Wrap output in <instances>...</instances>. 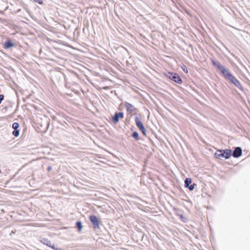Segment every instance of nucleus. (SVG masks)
Listing matches in <instances>:
<instances>
[{"label": "nucleus", "instance_id": "obj_8", "mask_svg": "<svg viewBox=\"0 0 250 250\" xmlns=\"http://www.w3.org/2000/svg\"><path fill=\"white\" fill-rule=\"evenodd\" d=\"M220 70L221 72V73L223 75V76L227 79H229L232 74L229 72V71L225 68L224 66H223Z\"/></svg>", "mask_w": 250, "mask_h": 250}, {"label": "nucleus", "instance_id": "obj_11", "mask_svg": "<svg viewBox=\"0 0 250 250\" xmlns=\"http://www.w3.org/2000/svg\"><path fill=\"white\" fill-rule=\"evenodd\" d=\"M14 46V44L10 40L5 42L3 44V48L8 49Z\"/></svg>", "mask_w": 250, "mask_h": 250}, {"label": "nucleus", "instance_id": "obj_17", "mask_svg": "<svg viewBox=\"0 0 250 250\" xmlns=\"http://www.w3.org/2000/svg\"><path fill=\"white\" fill-rule=\"evenodd\" d=\"M211 62L213 66L217 67L219 70L223 66L219 62H215L214 60H212Z\"/></svg>", "mask_w": 250, "mask_h": 250}, {"label": "nucleus", "instance_id": "obj_4", "mask_svg": "<svg viewBox=\"0 0 250 250\" xmlns=\"http://www.w3.org/2000/svg\"><path fill=\"white\" fill-rule=\"evenodd\" d=\"M135 123H136L137 126L141 131L143 134L144 136H146V130L143 125V124L142 123V122L139 120V119L137 117H136L135 118Z\"/></svg>", "mask_w": 250, "mask_h": 250}, {"label": "nucleus", "instance_id": "obj_13", "mask_svg": "<svg viewBox=\"0 0 250 250\" xmlns=\"http://www.w3.org/2000/svg\"><path fill=\"white\" fill-rule=\"evenodd\" d=\"M228 80H229L232 83H233L236 86H238V85H240L239 82L232 75L230 76V77L229 79H228Z\"/></svg>", "mask_w": 250, "mask_h": 250}, {"label": "nucleus", "instance_id": "obj_23", "mask_svg": "<svg viewBox=\"0 0 250 250\" xmlns=\"http://www.w3.org/2000/svg\"><path fill=\"white\" fill-rule=\"evenodd\" d=\"M35 2H37L40 4H42L43 3L42 0H33Z\"/></svg>", "mask_w": 250, "mask_h": 250}, {"label": "nucleus", "instance_id": "obj_6", "mask_svg": "<svg viewBox=\"0 0 250 250\" xmlns=\"http://www.w3.org/2000/svg\"><path fill=\"white\" fill-rule=\"evenodd\" d=\"M41 243H42L43 244L51 248L53 250H62V249L61 248H56L54 246V245H52L51 241L48 240L47 238H43L41 241Z\"/></svg>", "mask_w": 250, "mask_h": 250}, {"label": "nucleus", "instance_id": "obj_20", "mask_svg": "<svg viewBox=\"0 0 250 250\" xmlns=\"http://www.w3.org/2000/svg\"><path fill=\"white\" fill-rule=\"evenodd\" d=\"M12 127L14 129H17L19 127V125L18 123H14L12 125Z\"/></svg>", "mask_w": 250, "mask_h": 250}, {"label": "nucleus", "instance_id": "obj_18", "mask_svg": "<svg viewBox=\"0 0 250 250\" xmlns=\"http://www.w3.org/2000/svg\"><path fill=\"white\" fill-rule=\"evenodd\" d=\"M76 226L78 229V230L79 232L81 231L83 226L81 221H77L76 223Z\"/></svg>", "mask_w": 250, "mask_h": 250}, {"label": "nucleus", "instance_id": "obj_7", "mask_svg": "<svg viewBox=\"0 0 250 250\" xmlns=\"http://www.w3.org/2000/svg\"><path fill=\"white\" fill-rule=\"evenodd\" d=\"M124 115L123 112H116L114 116L112 118V121L115 124L119 122L120 119H123Z\"/></svg>", "mask_w": 250, "mask_h": 250}, {"label": "nucleus", "instance_id": "obj_22", "mask_svg": "<svg viewBox=\"0 0 250 250\" xmlns=\"http://www.w3.org/2000/svg\"><path fill=\"white\" fill-rule=\"evenodd\" d=\"M182 69L186 73H188V69L185 65L182 66Z\"/></svg>", "mask_w": 250, "mask_h": 250}, {"label": "nucleus", "instance_id": "obj_14", "mask_svg": "<svg viewBox=\"0 0 250 250\" xmlns=\"http://www.w3.org/2000/svg\"><path fill=\"white\" fill-rule=\"evenodd\" d=\"M228 80H229L232 83H233L236 86H238V85H240L239 82L232 75L230 76V77L229 79H228Z\"/></svg>", "mask_w": 250, "mask_h": 250}, {"label": "nucleus", "instance_id": "obj_15", "mask_svg": "<svg viewBox=\"0 0 250 250\" xmlns=\"http://www.w3.org/2000/svg\"><path fill=\"white\" fill-rule=\"evenodd\" d=\"M228 80H229L232 83H233L236 86H238V85H240L239 82L232 75L230 76V77L229 79H228Z\"/></svg>", "mask_w": 250, "mask_h": 250}, {"label": "nucleus", "instance_id": "obj_16", "mask_svg": "<svg viewBox=\"0 0 250 250\" xmlns=\"http://www.w3.org/2000/svg\"><path fill=\"white\" fill-rule=\"evenodd\" d=\"M228 80H229L232 83H233L236 86H238V85H240L239 82L232 75L230 76V77L229 79H228Z\"/></svg>", "mask_w": 250, "mask_h": 250}, {"label": "nucleus", "instance_id": "obj_24", "mask_svg": "<svg viewBox=\"0 0 250 250\" xmlns=\"http://www.w3.org/2000/svg\"><path fill=\"white\" fill-rule=\"evenodd\" d=\"M4 99V96L3 95H0V104Z\"/></svg>", "mask_w": 250, "mask_h": 250}, {"label": "nucleus", "instance_id": "obj_5", "mask_svg": "<svg viewBox=\"0 0 250 250\" xmlns=\"http://www.w3.org/2000/svg\"><path fill=\"white\" fill-rule=\"evenodd\" d=\"M89 219L90 222L92 223L93 227L95 229L99 228L100 220L95 215H90Z\"/></svg>", "mask_w": 250, "mask_h": 250}, {"label": "nucleus", "instance_id": "obj_1", "mask_svg": "<svg viewBox=\"0 0 250 250\" xmlns=\"http://www.w3.org/2000/svg\"><path fill=\"white\" fill-rule=\"evenodd\" d=\"M165 76L170 79L171 80L175 82L178 84H181L182 83V80L180 77L176 73H173L171 72H168L165 74Z\"/></svg>", "mask_w": 250, "mask_h": 250}, {"label": "nucleus", "instance_id": "obj_2", "mask_svg": "<svg viewBox=\"0 0 250 250\" xmlns=\"http://www.w3.org/2000/svg\"><path fill=\"white\" fill-rule=\"evenodd\" d=\"M216 157H224L226 159H229L231 155V151L230 149L218 150L215 153Z\"/></svg>", "mask_w": 250, "mask_h": 250}, {"label": "nucleus", "instance_id": "obj_19", "mask_svg": "<svg viewBox=\"0 0 250 250\" xmlns=\"http://www.w3.org/2000/svg\"><path fill=\"white\" fill-rule=\"evenodd\" d=\"M132 137H134L136 140H139V135L137 132H134L133 133Z\"/></svg>", "mask_w": 250, "mask_h": 250}, {"label": "nucleus", "instance_id": "obj_25", "mask_svg": "<svg viewBox=\"0 0 250 250\" xmlns=\"http://www.w3.org/2000/svg\"><path fill=\"white\" fill-rule=\"evenodd\" d=\"M52 169V167L51 166H49L47 168V170L48 171H50Z\"/></svg>", "mask_w": 250, "mask_h": 250}, {"label": "nucleus", "instance_id": "obj_12", "mask_svg": "<svg viewBox=\"0 0 250 250\" xmlns=\"http://www.w3.org/2000/svg\"><path fill=\"white\" fill-rule=\"evenodd\" d=\"M228 80H229L232 83H233L236 86H238V85H240L239 82L232 75L230 76V77L229 79H228Z\"/></svg>", "mask_w": 250, "mask_h": 250}, {"label": "nucleus", "instance_id": "obj_10", "mask_svg": "<svg viewBox=\"0 0 250 250\" xmlns=\"http://www.w3.org/2000/svg\"><path fill=\"white\" fill-rule=\"evenodd\" d=\"M191 183V179L190 178H186L185 181V187L188 188L190 190H192L194 188L193 185H190Z\"/></svg>", "mask_w": 250, "mask_h": 250}, {"label": "nucleus", "instance_id": "obj_9", "mask_svg": "<svg viewBox=\"0 0 250 250\" xmlns=\"http://www.w3.org/2000/svg\"><path fill=\"white\" fill-rule=\"evenodd\" d=\"M242 155V149L239 147L235 148L232 153V156L235 158L240 157Z\"/></svg>", "mask_w": 250, "mask_h": 250}, {"label": "nucleus", "instance_id": "obj_21", "mask_svg": "<svg viewBox=\"0 0 250 250\" xmlns=\"http://www.w3.org/2000/svg\"><path fill=\"white\" fill-rule=\"evenodd\" d=\"M13 134L16 137H17L19 135V130L17 129H14L13 132Z\"/></svg>", "mask_w": 250, "mask_h": 250}, {"label": "nucleus", "instance_id": "obj_3", "mask_svg": "<svg viewBox=\"0 0 250 250\" xmlns=\"http://www.w3.org/2000/svg\"><path fill=\"white\" fill-rule=\"evenodd\" d=\"M125 106L126 108L127 112L129 114H136L138 111L137 109L132 104L125 102Z\"/></svg>", "mask_w": 250, "mask_h": 250}]
</instances>
